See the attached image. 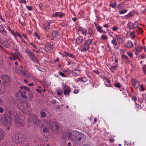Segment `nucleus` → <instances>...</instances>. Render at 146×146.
<instances>
[{
	"mask_svg": "<svg viewBox=\"0 0 146 146\" xmlns=\"http://www.w3.org/2000/svg\"><path fill=\"white\" fill-rule=\"evenodd\" d=\"M68 136L77 145H80L86 139L85 135L83 133L78 131H74L69 133Z\"/></svg>",
	"mask_w": 146,
	"mask_h": 146,
	"instance_id": "nucleus-1",
	"label": "nucleus"
},
{
	"mask_svg": "<svg viewBox=\"0 0 146 146\" xmlns=\"http://www.w3.org/2000/svg\"><path fill=\"white\" fill-rule=\"evenodd\" d=\"M31 92H17L16 94V97L18 99H21V97L23 98H32L31 94Z\"/></svg>",
	"mask_w": 146,
	"mask_h": 146,
	"instance_id": "nucleus-2",
	"label": "nucleus"
},
{
	"mask_svg": "<svg viewBox=\"0 0 146 146\" xmlns=\"http://www.w3.org/2000/svg\"><path fill=\"white\" fill-rule=\"evenodd\" d=\"M10 120L8 117L5 116H3L0 117V124L3 126H6L8 124H10Z\"/></svg>",
	"mask_w": 146,
	"mask_h": 146,
	"instance_id": "nucleus-3",
	"label": "nucleus"
},
{
	"mask_svg": "<svg viewBox=\"0 0 146 146\" xmlns=\"http://www.w3.org/2000/svg\"><path fill=\"white\" fill-rule=\"evenodd\" d=\"M92 41L91 39L86 40L84 42L83 46L80 48V51L82 52H86L89 48V45L91 43Z\"/></svg>",
	"mask_w": 146,
	"mask_h": 146,
	"instance_id": "nucleus-4",
	"label": "nucleus"
},
{
	"mask_svg": "<svg viewBox=\"0 0 146 146\" xmlns=\"http://www.w3.org/2000/svg\"><path fill=\"white\" fill-rule=\"evenodd\" d=\"M49 128L53 131H55L59 128L58 123L54 121H50L48 125Z\"/></svg>",
	"mask_w": 146,
	"mask_h": 146,
	"instance_id": "nucleus-5",
	"label": "nucleus"
},
{
	"mask_svg": "<svg viewBox=\"0 0 146 146\" xmlns=\"http://www.w3.org/2000/svg\"><path fill=\"white\" fill-rule=\"evenodd\" d=\"M137 29L136 30V31L138 33H139L141 35L143 33V31L142 29L141 28L138 27L137 23L135 22V23L133 24L132 29Z\"/></svg>",
	"mask_w": 146,
	"mask_h": 146,
	"instance_id": "nucleus-6",
	"label": "nucleus"
},
{
	"mask_svg": "<svg viewBox=\"0 0 146 146\" xmlns=\"http://www.w3.org/2000/svg\"><path fill=\"white\" fill-rule=\"evenodd\" d=\"M13 139H14L15 142L19 144L21 143V141L20 140V135L17 133L14 135L13 137ZM14 141V140H13Z\"/></svg>",
	"mask_w": 146,
	"mask_h": 146,
	"instance_id": "nucleus-7",
	"label": "nucleus"
},
{
	"mask_svg": "<svg viewBox=\"0 0 146 146\" xmlns=\"http://www.w3.org/2000/svg\"><path fill=\"white\" fill-rule=\"evenodd\" d=\"M114 38L119 44H120L122 43L123 41V38L121 35H114Z\"/></svg>",
	"mask_w": 146,
	"mask_h": 146,
	"instance_id": "nucleus-8",
	"label": "nucleus"
},
{
	"mask_svg": "<svg viewBox=\"0 0 146 146\" xmlns=\"http://www.w3.org/2000/svg\"><path fill=\"white\" fill-rule=\"evenodd\" d=\"M13 110L11 109H7L6 111L7 115L8 116L7 117H8L9 118V119L10 120L11 119L9 118V117H13L12 116H14V115H13Z\"/></svg>",
	"mask_w": 146,
	"mask_h": 146,
	"instance_id": "nucleus-9",
	"label": "nucleus"
},
{
	"mask_svg": "<svg viewBox=\"0 0 146 146\" xmlns=\"http://www.w3.org/2000/svg\"><path fill=\"white\" fill-rule=\"evenodd\" d=\"M33 123L38 125L40 124V120L38 119V116L36 115H34L33 117Z\"/></svg>",
	"mask_w": 146,
	"mask_h": 146,
	"instance_id": "nucleus-10",
	"label": "nucleus"
},
{
	"mask_svg": "<svg viewBox=\"0 0 146 146\" xmlns=\"http://www.w3.org/2000/svg\"><path fill=\"white\" fill-rule=\"evenodd\" d=\"M28 56L30 59L32 61L37 63L38 62V61L36 56L32 53H31Z\"/></svg>",
	"mask_w": 146,
	"mask_h": 146,
	"instance_id": "nucleus-11",
	"label": "nucleus"
},
{
	"mask_svg": "<svg viewBox=\"0 0 146 146\" xmlns=\"http://www.w3.org/2000/svg\"><path fill=\"white\" fill-rule=\"evenodd\" d=\"M16 58L18 59H20V58H22V56L21 54L16 53V55L14 56L13 57L11 56L9 57V58L10 60H16Z\"/></svg>",
	"mask_w": 146,
	"mask_h": 146,
	"instance_id": "nucleus-12",
	"label": "nucleus"
},
{
	"mask_svg": "<svg viewBox=\"0 0 146 146\" xmlns=\"http://www.w3.org/2000/svg\"><path fill=\"white\" fill-rule=\"evenodd\" d=\"M78 31L84 35L86 36L88 34L87 30L81 27H79L78 28Z\"/></svg>",
	"mask_w": 146,
	"mask_h": 146,
	"instance_id": "nucleus-13",
	"label": "nucleus"
},
{
	"mask_svg": "<svg viewBox=\"0 0 146 146\" xmlns=\"http://www.w3.org/2000/svg\"><path fill=\"white\" fill-rule=\"evenodd\" d=\"M132 84L135 88H137L139 85V83L137 80L133 79L132 80Z\"/></svg>",
	"mask_w": 146,
	"mask_h": 146,
	"instance_id": "nucleus-14",
	"label": "nucleus"
},
{
	"mask_svg": "<svg viewBox=\"0 0 146 146\" xmlns=\"http://www.w3.org/2000/svg\"><path fill=\"white\" fill-rule=\"evenodd\" d=\"M3 80L4 82L5 83H8L10 81L9 78L7 75H3L0 77Z\"/></svg>",
	"mask_w": 146,
	"mask_h": 146,
	"instance_id": "nucleus-15",
	"label": "nucleus"
},
{
	"mask_svg": "<svg viewBox=\"0 0 146 146\" xmlns=\"http://www.w3.org/2000/svg\"><path fill=\"white\" fill-rule=\"evenodd\" d=\"M64 13L61 12H56L55 14H53L52 16L54 17H62L64 15Z\"/></svg>",
	"mask_w": 146,
	"mask_h": 146,
	"instance_id": "nucleus-16",
	"label": "nucleus"
},
{
	"mask_svg": "<svg viewBox=\"0 0 146 146\" xmlns=\"http://www.w3.org/2000/svg\"><path fill=\"white\" fill-rule=\"evenodd\" d=\"M87 80L86 78L85 77L78 78L76 79L77 82H81L82 83H84Z\"/></svg>",
	"mask_w": 146,
	"mask_h": 146,
	"instance_id": "nucleus-17",
	"label": "nucleus"
},
{
	"mask_svg": "<svg viewBox=\"0 0 146 146\" xmlns=\"http://www.w3.org/2000/svg\"><path fill=\"white\" fill-rule=\"evenodd\" d=\"M125 46L127 48H130L133 46V44L130 40H129L125 44Z\"/></svg>",
	"mask_w": 146,
	"mask_h": 146,
	"instance_id": "nucleus-18",
	"label": "nucleus"
},
{
	"mask_svg": "<svg viewBox=\"0 0 146 146\" xmlns=\"http://www.w3.org/2000/svg\"><path fill=\"white\" fill-rule=\"evenodd\" d=\"M15 70L16 72L17 73L20 74H22V67L20 66L19 67V68L18 67H16L15 68Z\"/></svg>",
	"mask_w": 146,
	"mask_h": 146,
	"instance_id": "nucleus-19",
	"label": "nucleus"
},
{
	"mask_svg": "<svg viewBox=\"0 0 146 146\" xmlns=\"http://www.w3.org/2000/svg\"><path fill=\"white\" fill-rule=\"evenodd\" d=\"M0 32L3 35H7L6 31L5 29L2 25H0Z\"/></svg>",
	"mask_w": 146,
	"mask_h": 146,
	"instance_id": "nucleus-20",
	"label": "nucleus"
},
{
	"mask_svg": "<svg viewBox=\"0 0 146 146\" xmlns=\"http://www.w3.org/2000/svg\"><path fill=\"white\" fill-rule=\"evenodd\" d=\"M13 117H9V118L11 119H14V121L15 122L18 124H20L19 120V119L17 117L15 116H12Z\"/></svg>",
	"mask_w": 146,
	"mask_h": 146,
	"instance_id": "nucleus-21",
	"label": "nucleus"
},
{
	"mask_svg": "<svg viewBox=\"0 0 146 146\" xmlns=\"http://www.w3.org/2000/svg\"><path fill=\"white\" fill-rule=\"evenodd\" d=\"M142 49V48L141 46H138L136 47L135 49L136 50L135 52V54L136 55H138L139 53L141 50Z\"/></svg>",
	"mask_w": 146,
	"mask_h": 146,
	"instance_id": "nucleus-22",
	"label": "nucleus"
},
{
	"mask_svg": "<svg viewBox=\"0 0 146 146\" xmlns=\"http://www.w3.org/2000/svg\"><path fill=\"white\" fill-rule=\"evenodd\" d=\"M22 75L23 74L25 77H26L27 78H29L30 77V74L28 73V72L26 70H25L22 72Z\"/></svg>",
	"mask_w": 146,
	"mask_h": 146,
	"instance_id": "nucleus-23",
	"label": "nucleus"
},
{
	"mask_svg": "<svg viewBox=\"0 0 146 146\" xmlns=\"http://www.w3.org/2000/svg\"><path fill=\"white\" fill-rule=\"evenodd\" d=\"M134 13L133 12H131L128 14L125 15V17L127 19H129L130 17L133 16Z\"/></svg>",
	"mask_w": 146,
	"mask_h": 146,
	"instance_id": "nucleus-24",
	"label": "nucleus"
},
{
	"mask_svg": "<svg viewBox=\"0 0 146 146\" xmlns=\"http://www.w3.org/2000/svg\"><path fill=\"white\" fill-rule=\"evenodd\" d=\"M58 35V32L56 31H54L52 32V36L53 38L56 37Z\"/></svg>",
	"mask_w": 146,
	"mask_h": 146,
	"instance_id": "nucleus-25",
	"label": "nucleus"
},
{
	"mask_svg": "<svg viewBox=\"0 0 146 146\" xmlns=\"http://www.w3.org/2000/svg\"><path fill=\"white\" fill-rule=\"evenodd\" d=\"M83 40L82 37L81 36L77 37L76 39V42L78 44L82 42Z\"/></svg>",
	"mask_w": 146,
	"mask_h": 146,
	"instance_id": "nucleus-26",
	"label": "nucleus"
},
{
	"mask_svg": "<svg viewBox=\"0 0 146 146\" xmlns=\"http://www.w3.org/2000/svg\"><path fill=\"white\" fill-rule=\"evenodd\" d=\"M45 48L46 51L47 52H49L50 50H52L53 49V47L52 46L49 45L46 46Z\"/></svg>",
	"mask_w": 146,
	"mask_h": 146,
	"instance_id": "nucleus-27",
	"label": "nucleus"
},
{
	"mask_svg": "<svg viewBox=\"0 0 146 146\" xmlns=\"http://www.w3.org/2000/svg\"><path fill=\"white\" fill-rule=\"evenodd\" d=\"M113 39L111 41V43L113 45L116 46L117 44V42L115 39V38H114L113 37Z\"/></svg>",
	"mask_w": 146,
	"mask_h": 146,
	"instance_id": "nucleus-28",
	"label": "nucleus"
},
{
	"mask_svg": "<svg viewBox=\"0 0 146 146\" xmlns=\"http://www.w3.org/2000/svg\"><path fill=\"white\" fill-rule=\"evenodd\" d=\"M24 52L27 54L28 56L32 53L31 51L27 48H26L24 51Z\"/></svg>",
	"mask_w": 146,
	"mask_h": 146,
	"instance_id": "nucleus-29",
	"label": "nucleus"
},
{
	"mask_svg": "<svg viewBox=\"0 0 146 146\" xmlns=\"http://www.w3.org/2000/svg\"><path fill=\"white\" fill-rule=\"evenodd\" d=\"M44 25V29L45 30H47L49 28L50 24L48 22H46Z\"/></svg>",
	"mask_w": 146,
	"mask_h": 146,
	"instance_id": "nucleus-30",
	"label": "nucleus"
},
{
	"mask_svg": "<svg viewBox=\"0 0 146 146\" xmlns=\"http://www.w3.org/2000/svg\"><path fill=\"white\" fill-rule=\"evenodd\" d=\"M65 54L66 55L72 58H74L75 57V56L73 54H71L69 52H65Z\"/></svg>",
	"mask_w": 146,
	"mask_h": 146,
	"instance_id": "nucleus-31",
	"label": "nucleus"
},
{
	"mask_svg": "<svg viewBox=\"0 0 146 146\" xmlns=\"http://www.w3.org/2000/svg\"><path fill=\"white\" fill-rule=\"evenodd\" d=\"M96 29H97V31L100 33H106V32L105 31H104L102 30V28L100 26L99 27L97 26V28Z\"/></svg>",
	"mask_w": 146,
	"mask_h": 146,
	"instance_id": "nucleus-32",
	"label": "nucleus"
},
{
	"mask_svg": "<svg viewBox=\"0 0 146 146\" xmlns=\"http://www.w3.org/2000/svg\"><path fill=\"white\" fill-rule=\"evenodd\" d=\"M4 135L2 130L0 129V141L3 139L4 138Z\"/></svg>",
	"mask_w": 146,
	"mask_h": 146,
	"instance_id": "nucleus-33",
	"label": "nucleus"
},
{
	"mask_svg": "<svg viewBox=\"0 0 146 146\" xmlns=\"http://www.w3.org/2000/svg\"><path fill=\"white\" fill-rule=\"evenodd\" d=\"M10 33L12 34L13 36H14L15 37H17V34H18V33L16 31L15 32L13 31H12L11 30H10Z\"/></svg>",
	"mask_w": 146,
	"mask_h": 146,
	"instance_id": "nucleus-34",
	"label": "nucleus"
},
{
	"mask_svg": "<svg viewBox=\"0 0 146 146\" xmlns=\"http://www.w3.org/2000/svg\"><path fill=\"white\" fill-rule=\"evenodd\" d=\"M104 80H105V81L106 82H107L109 84L108 85L106 84V83L105 82V85L106 86H111V84H110V82H111L110 80H109V79H108L107 78H106V79H104Z\"/></svg>",
	"mask_w": 146,
	"mask_h": 146,
	"instance_id": "nucleus-35",
	"label": "nucleus"
},
{
	"mask_svg": "<svg viewBox=\"0 0 146 146\" xmlns=\"http://www.w3.org/2000/svg\"><path fill=\"white\" fill-rule=\"evenodd\" d=\"M3 45L6 48H8L10 47V45L9 42L7 41L3 43Z\"/></svg>",
	"mask_w": 146,
	"mask_h": 146,
	"instance_id": "nucleus-36",
	"label": "nucleus"
},
{
	"mask_svg": "<svg viewBox=\"0 0 146 146\" xmlns=\"http://www.w3.org/2000/svg\"><path fill=\"white\" fill-rule=\"evenodd\" d=\"M93 33V31L91 27H89L88 29V33H87L88 34H89L90 35V36H91V35Z\"/></svg>",
	"mask_w": 146,
	"mask_h": 146,
	"instance_id": "nucleus-37",
	"label": "nucleus"
},
{
	"mask_svg": "<svg viewBox=\"0 0 146 146\" xmlns=\"http://www.w3.org/2000/svg\"><path fill=\"white\" fill-rule=\"evenodd\" d=\"M127 11L126 9H123L121 11H120L119 12V13L120 14H122L124 13H126Z\"/></svg>",
	"mask_w": 146,
	"mask_h": 146,
	"instance_id": "nucleus-38",
	"label": "nucleus"
},
{
	"mask_svg": "<svg viewBox=\"0 0 146 146\" xmlns=\"http://www.w3.org/2000/svg\"><path fill=\"white\" fill-rule=\"evenodd\" d=\"M40 114L41 116L43 117H44L46 116V114L45 112L42 111L40 112Z\"/></svg>",
	"mask_w": 146,
	"mask_h": 146,
	"instance_id": "nucleus-39",
	"label": "nucleus"
},
{
	"mask_svg": "<svg viewBox=\"0 0 146 146\" xmlns=\"http://www.w3.org/2000/svg\"><path fill=\"white\" fill-rule=\"evenodd\" d=\"M117 66V65H115L114 66H111L110 68V69L111 70H114L116 69Z\"/></svg>",
	"mask_w": 146,
	"mask_h": 146,
	"instance_id": "nucleus-40",
	"label": "nucleus"
},
{
	"mask_svg": "<svg viewBox=\"0 0 146 146\" xmlns=\"http://www.w3.org/2000/svg\"><path fill=\"white\" fill-rule=\"evenodd\" d=\"M117 5V4L115 3H112L110 4V6L113 8H115Z\"/></svg>",
	"mask_w": 146,
	"mask_h": 146,
	"instance_id": "nucleus-41",
	"label": "nucleus"
},
{
	"mask_svg": "<svg viewBox=\"0 0 146 146\" xmlns=\"http://www.w3.org/2000/svg\"><path fill=\"white\" fill-rule=\"evenodd\" d=\"M21 90H24V91H25L29 90L28 88L25 86H24L23 87L21 86Z\"/></svg>",
	"mask_w": 146,
	"mask_h": 146,
	"instance_id": "nucleus-42",
	"label": "nucleus"
},
{
	"mask_svg": "<svg viewBox=\"0 0 146 146\" xmlns=\"http://www.w3.org/2000/svg\"><path fill=\"white\" fill-rule=\"evenodd\" d=\"M101 38L103 40H106L107 39V37L106 35H103L101 36Z\"/></svg>",
	"mask_w": 146,
	"mask_h": 146,
	"instance_id": "nucleus-43",
	"label": "nucleus"
},
{
	"mask_svg": "<svg viewBox=\"0 0 146 146\" xmlns=\"http://www.w3.org/2000/svg\"><path fill=\"white\" fill-rule=\"evenodd\" d=\"M131 21H129L128 24H127V26L129 27V29H132V27L131 26Z\"/></svg>",
	"mask_w": 146,
	"mask_h": 146,
	"instance_id": "nucleus-44",
	"label": "nucleus"
},
{
	"mask_svg": "<svg viewBox=\"0 0 146 146\" xmlns=\"http://www.w3.org/2000/svg\"><path fill=\"white\" fill-rule=\"evenodd\" d=\"M143 72L145 74L146 73V65H144L143 66L142 68Z\"/></svg>",
	"mask_w": 146,
	"mask_h": 146,
	"instance_id": "nucleus-45",
	"label": "nucleus"
},
{
	"mask_svg": "<svg viewBox=\"0 0 146 146\" xmlns=\"http://www.w3.org/2000/svg\"><path fill=\"white\" fill-rule=\"evenodd\" d=\"M71 74H72L73 76H77L79 75V74H78L77 73L75 72L73 70L72 71Z\"/></svg>",
	"mask_w": 146,
	"mask_h": 146,
	"instance_id": "nucleus-46",
	"label": "nucleus"
},
{
	"mask_svg": "<svg viewBox=\"0 0 146 146\" xmlns=\"http://www.w3.org/2000/svg\"><path fill=\"white\" fill-rule=\"evenodd\" d=\"M58 74L60 76L63 77H66L65 74L64 73L61 72H59Z\"/></svg>",
	"mask_w": 146,
	"mask_h": 146,
	"instance_id": "nucleus-47",
	"label": "nucleus"
},
{
	"mask_svg": "<svg viewBox=\"0 0 146 146\" xmlns=\"http://www.w3.org/2000/svg\"><path fill=\"white\" fill-rule=\"evenodd\" d=\"M30 44L31 45H32L35 49L36 50L38 49L37 47L35 44H33V43L31 42L30 43Z\"/></svg>",
	"mask_w": 146,
	"mask_h": 146,
	"instance_id": "nucleus-48",
	"label": "nucleus"
},
{
	"mask_svg": "<svg viewBox=\"0 0 146 146\" xmlns=\"http://www.w3.org/2000/svg\"><path fill=\"white\" fill-rule=\"evenodd\" d=\"M34 34H35V36L36 37V38H37L38 39H40V37H39L38 35L35 32L34 33Z\"/></svg>",
	"mask_w": 146,
	"mask_h": 146,
	"instance_id": "nucleus-49",
	"label": "nucleus"
},
{
	"mask_svg": "<svg viewBox=\"0 0 146 146\" xmlns=\"http://www.w3.org/2000/svg\"><path fill=\"white\" fill-rule=\"evenodd\" d=\"M26 7L27 9L31 11L33 9V7L31 6H26Z\"/></svg>",
	"mask_w": 146,
	"mask_h": 146,
	"instance_id": "nucleus-50",
	"label": "nucleus"
},
{
	"mask_svg": "<svg viewBox=\"0 0 146 146\" xmlns=\"http://www.w3.org/2000/svg\"><path fill=\"white\" fill-rule=\"evenodd\" d=\"M119 29L118 27H112L113 30L114 31H115L118 29Z\"/></svg>",
	"mask_w": 146,
	"mask_h": 146,
	"instance_id": "nucleus-51",
	"label": "nucleus"
},
{
	"mask_svg": "<svg viewBox=\"0 0 146 146\" xmlns=\"http://www.w3.org/2000/svg\"><path fill=\"white\" fill-rule=\"evenodd\" d=\"M140 90L141 91H145L146 90L145 88L143 87L142 85H141L140 86Z\"/></svg>",
	"mask_w": 146,
	"mask_h": 146,
	"instance_id": "nucleus-52",
	"label": "nucleus"
},
{
	"mask_svg": "<svg viewBox=\"0 0 146 146\" xmlns=\"http://www.w3.org/2000/svg\"><path fill=\"white\" fill-rule=\"evenodd\" d=\"M115 86L118 88H119L121 87V85L119 83H117L115 84Z\"/></svg>",
	"mask_w": 146,
	"mask_h": 146,
	"instance_id": "nucleus-53",
	"label": "nucleus"
},
{
	"mask_svg": "<svg viewBox=\"0 0 146 146\" xmlns=\"http://www.w3.org/2000/svg\"><path fill=\"white\" fill-rule=\"evenodd\" d=\"M127 53L130 57H132L133 55V53L131 52H127Z\"/></svg>",
	"mask_w": 146,
	"mask_h": 146,
	"instance_id": "nucleus-54",
	"label": "nucleus"
},
{
	"mask_svg": "<svg viewBox=\"0 0 146 146\" xmlns=\"http://www.w3.org/2000/svg\"><path fill=\"white\" fill-rule=\"evenodd\" d=\"M43 131L44 132H48V129L46 127H44L43 129Z\"/></svg>",
	"mask_w": 146,
	"mask_h": 146,
	"instance_id": "nucleus-55",
	"label": "nucleus"
},
{
	"mask_svg": "<svg viewBox=\"0 0 146 146\" xmlns=\"http://www.w3.org/2000/svg\"><path fill=\"white\" fill-rule=\"evenodd\" d=\"M3 111V108L2 107L0 106V113H2Z\"/></svg>",
	"mask_w": 146,
	"mask_h": 146,
	"instance_id": "nucleus-56",
	"label": "nucleus"
},
{
	"mask_svg": "<svg viewBox=\"0 0 146 146\" xmlns=\"http://www.w3.org/2000/svg\"><path fill=\"white\" fill-rule=\"evenodd\" d=\"M20 140L21 141V142L24 141V138L22 136L20 135Z\"/></svg>",
	"mask_w": 146,
	"mask_h": 146,
	"instance_id": "nucleus-57",
	"label": "nucleus"
},
{
	"mask_svg": "<svg viewBox=\"0 0 146 146\" xmlns=\"http://www.w3.org/2000/svg\"><path fill=\"white\" fill-rule=\"evenodd\" d=\"M122 58H125L127 60L128 59V57L127 56L125 55H123L122 56Z\"/></svg>",
	"mask_w": 146,
	"mask_h": 146,
	"instance_id": "nucleus-58",
	"label": "nucleus"
},
{
	"mask_svg": "<svg viewBox=\"0 0 146 146\" xmlns=\"http://www.w3.org/2000/svg\"><path fill=\"white\" fill-rule=\"evenodd\" d=\"M72 71V70H71L70 69H68L67 70L65 71L64 72H68V73H71V74Z\"/></svg>",
	"mask_w": 146,
	"mask_h": 146,
	"instance_id": "nucleus-59",
	"label": "nucleus"
},
{
	"mask_svg": "<svg viewBox=\"0 0 146 146\" xmlns=\"http://www.w3.org/2000/svg\"><path fill=\"white\" fill-rule=\"evenodd\" d=\"M46 84L48 86H49L50 85L51 82L50 81H47V82H45Z\"/></svg>",
	"mask_w": 146,
	"mask_h": 146,
	"instance_id": "nucleus-60",
	"label": "nucleus"
},
{
	"mask_svg": "<svg viewBox=\"0 0 146 146\" xmlns=\"http://www.w3.org/2000/svg\"><path fill=\"white\" fill-rule=\"evenodd\" d=\"M132 99V100H133L135 101H136L137 100V98L135 96H133Z\"/></svg>",
	"mask_w": 146,
	"mask_h": 146,
	"instance_id": "nucleus-61",
	"label": "nucleus"
},
{
	"mask_svg": "<svg viewBox=\"0 0 146 146\" xmlns=\"http://www.w3.org/2000/svg\"><path fill=\"white\" fill-rule=\"evenodd\" d=\"M17 34V36H19L21 39L23 38L22 36L20 34L18 33V34Z\"/></svg>",
	"mask_w": 146,
	"mask_h": 146,
	"instance_id": "nucleus-62",
	"label": "nucleus"
},
{
	"mask_svg": "<svg viewBox=\"0 0 146 146\" xmlns=\"http://www.w3.org/2000/svg\"><path fill=\"white\" fill-rule=\"evenodd\" d=\"M143 96L144 99L146 101V94H144L143 95Z\"/></svg>",
	"mask_w": 146,
	"mask_h": 146,
	"instance_id": "nucleus-63",
	"label": "nucleus"
},
{
	"mask_svg": "<svg viewBox=\"0 0 146 146\" xmlns=\"http://www.w3.org/2000/svg\"><path fill=\"white\" fill-rule=\"evenodd\" d=\"M82 146H91L89 144H84L82 145Z\"/></svg>",
	"mask_w": 146,
	"mask_h": 146,
	"instance_id": "nucleus-64",
	"label": "nucleus"
}]
</instances>
